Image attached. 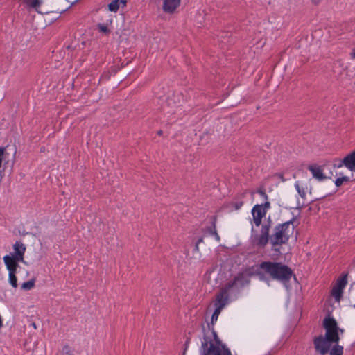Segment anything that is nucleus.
Here are the masks:
<instances>
[{"instance_id":"nucleus-1","label":"nucleus","mask_w":355,"mask_h":355,"mask_svg":"<svg viewBox=\"0 0 355 355\" xmlns=\"http://www.w3.org/2000/svg\"><path fill=\"white\" fill-rule=\"evenodd\" d=\"M323 327L325 329L324 336L316 337L313 341L315 349L320 355L327 354L332 343H339L340 339L338 323L333 317L328 315L324 318Z\"/></svg>"},{"instance_id":"nucleus-2","label":"nucleus","mask_w":355,"mask_h":355,"mask_svg":"<svg viewBox=\"0 0 355 355\" xmlns=\"http://www.w3.org/2000/svg\"><path fill=\"white\" fill-rule=\"evenodd\" d=\"M257 275L261 279L268 275L282 282L289 279L293 275L291 270L288 267L279 263L269 262H265L260 265Z\"/></svg>"},{"instance_id":"nucleus-3","label":"nucleus","mask_w":355,"mask_h":355,"mask_svg":"<svg viewBox=\"0 0 355 355\" xmlns=\"http://www.w3.org/2000/svg\"><path fill=\"white\" fill-rule=\"evenodd\" d=\"M203 355H228V350L218 340L214 331L206 336L202 343Z\"/></svg>"},{"instance_id":"nucleus-4","label":"nucleus","mask_w":355,"mask_h":355,"mask_svg":"<svg viewBox=\"0 0 355 355\" xmlns=\"http://www.w3.org/2000/svg\"><path fill=\"white\" fill-rule=\"evenodd\" d=\"M294 225L291 222L285 223L276 227L274 237L272 239L273 245L285 243L293 233Z\"/></svg>"},{"instance_id":"nucleus-5","label":"nucleus","mask_w":355,"mask_h":355,"mask_svg":"<svg viewBox=\"0 0 355 355\" xmlns=\"http://www.w3.org/2000/svg\"><path fill=\"white\" fill-rule=\"evenodd\" d=\"M336 166L331 164H324L322 166L312 165V176L319 182L331 179L334 175L332 169Z\"/></svg>"},{"instance_id":"nucleus-6","label":"nucleus","mask_w":355,"mask_h":355,"mask_svg":"<svg viewBox=\"0 0 355 355\" xmlns=\"http://www.w3.org/2000/svg\"><path fill=\"white\" fill-rule=\"evenodd\" d=\"M13 253H10L3 257V262H5V259L8 257L12 259L15 265H18L19 262H22L26 265L27 263L24 261V258L26 252V246L21 243L17 242L13 245Z\"/></svg>"},{"instance_id":"nucleus-7","label":"nucleus","mask_w":355,"mask_h":355,"mask_svg":"<svg viewBox=\"0 0 355 355\" xmlns=\"http://www.w3.org/2000/svg\"><path fill=\"white\" fill-rule=\"evenodd\" d=\"M347 284V274H345L338 278L331 290V295L336 302H340L343 296V290Z\"/></svg>"},{"instance_id":"nucleus-8","label":"nucleus","mask_w":355,"mask_h":355,"mask_svg":"<svg viewBox=\"0 0 355 355\" xmlns=\"http://www.w3.org/2000/svg\"><path fill=\"white\" fill-rule=\"evenodd\" d=\"M4 263L7 270L8 271V282L13 288H15L17 287L16 272L18 265H15L14 261L8 257L5 259Z\"/></svg>"},{"instance_id":"nucleus-9","label":"nucleus","mask_w":355,"mask_h":355,"mask_svg":"<svg viewBox=\"0 0 355 355\" xmlns=\"http://www.w3.org/2000/svg\"><path fill=\"white\" fill-rule=\"evenodd\" d=\"M269 207V202H266L263 205H257L254 207L252 214L253 216V221L257 226L260 225L262 217L265 216L266 211Z\"/></svg>"},{"instance_id":"nucleus-10","label":"nucleus","mask_w":355,"mask_h":355,"mask_svg":"<svg viewBox=\"0 0 355 355\" xmlns=\"http://www.w3.org/2000/svg\"><path fill=\"white\" fill-rule=\"evenodd\" d=\"M343 166L351 171H355V150L345 157L343 160L339 161L338 164H334L337 168H341Z\"/></svg>"},{"instance_id":"nucleus-11","label":"nucleus","mask_w":355,"mask_h":355,"mask_svg":"<svg viewBox=\"0 0 355 355\" xmlns=\"http://www.w3.org/2000/svg\"><path fill=\"white\" fill-rule=\"evenodd\" d=\"M162 8L166 13H173L180 4V0H162Z\"/></svg>"},{"instance_id":"nucleus-12","label":"nucleus","mask_w":355,"mask_h":355,"mask_svg":"<svg viewBox=\"0 0 355 355\" xmlns=\"http://www.w3.org/2000/svg\"><path fill=\"white\" fill-rule=\"evenodd\" d=\"M226 302L227 296L225 294L221 293L218 295L216 301L214 303L215 310H218V311L220 312L223 307L225 306Z\"/></svg>"},{"instance_id":"nucleus-13","label":"nucleus","mask_w":355,"mask_h":355,"mask_svg":"<svg viewBox=\"0 0 355 355\" xmlns=\"http://www.w3.org/2000/svg\"><path fill=\"white\" fill-rule=\"evenodd\" d=\"M126 4V0H114L109 6V10L111 12H117L120 8H123Z\"/></svg>"},{"instance_id":"nucleus-14","label":"nucleus","mask_w":355,"mask_h":355,"mask_svg":"<svg viewBox=\"0 0 355 355\" xmlns=\"http://www.w3.org/2000/svg\"><path fill=\"white\" fill-rule=\"evenodd\" d=\"M344 348L342 345H339V343H332L328 353L329 355H343Z\"/></svg>"},{"instance_id":"nucleus-15","label":"nucleus","mask_w":355,"mask_h":355,"mask_svg":"<svg viewBox=\"0 0 355 355\" xmlns=\"http://www.w3.org/2000/svg\"><path fill=\"white\" fill-rule=\"evenodd\" d=\"M268 227H264L262 232V235L258 240L257 243L260 245H264L268 242Z\"/></svg>"},{"instance_id":"nucleus-16","label":"nucleus","mask_w":355,"mask_h":355,"mask_svg":"<svg viewBox=\"0 0 355 355\" xmlns=\"http://www.w3.org/2000/svg\"><path fill=\"white\" fill-rule=\"evenodd\" d=\"M248 281L246 278V275L242 274L241 276L236 278L234 284L236 286H240L244 285L245 283H247Z\"/></svg>"},{"instance_id":"nucleus-17","label":"nucleus","mask_w":355,"mask_h":355,"mask_svg":"<svg viewBox=\"0 0 355 355\" xmlns=\"http://www.w3.org/2000/svg\"><path fill=\"white\" fill-rule=\"evenodd\" d=\"M35 286V280L31 279L28 282H26L21 284V288L25 291H29L34 288Z\"/></svg>"},{"instance_id":"nucleus-18","label":"nucleus","mask_w":355,"mask_h":355,"mask_svg":"<svg viewBox=\"0 0 355 355\" xmlns=\"http://www.w3.org/2000/svg\"><path fill=\"white\" fill-rule=\"evenodd\" d=\"M349 180V178L347 177V176H342V177H339L338 178L336 179L335 180V184L336 187H340L343 182H347Z\"/></svg>"},{"instance_id":"nucleus-19","label":"nucleus","mask_w":355,"mask_h":355,"mask_svg":"<svg viewBox=\"0 0 355 355\" xmlns=\"http://www.w3.org/2000/svg\"><path fill=\"white\" fill-rule=\"evenodd\" d=\"M27 3L30 7L35 8L37 12H39L37 8L41 4V1L40 0H28Z\"/></svg>"},{"instance_id":"nucleus-20","label":"nucleus","mask_w":355,"mask_h":355,"mask_svg":"<svg viewBox=\"0 0 355 355\" xmlns=\"http://www.w3.org/2000/svg\"><path fill=\"white\" fill-rule=\"evenodd\" d=\"M220 313V312L218 311V310H214V312L213 313L211 319V322L212 324H214L215 322H216Z\"/></svg>"},{"instance_id":"nucleus-21","label":"nucleus","mask_w":355,"mask_h":355,"mask_svg":"<svg viewBox=\"0 0 355 355\" xmlns=\"http://www.w3.org/2000/svg\"><path fill=\"white\" fill-rule=\"evenodd\" d=\"M296 189L299 193V194L302 196V197H304V195H305V192L304 191V189H301L300 187V185L298 184H296Z\"/></svg>"},{"instance_id":"nucleus-22","label":"nucleus","mask_w":355,"mask_h":355,"mask_svg":"<svg viewBox=\"0 0 355 355\" xmlns=\"http://www.w3.org/2000/svg\"><path fill=\"white\" fill-rule=\"evenodd\" d=\"M99 29L101 32H103V33L107 32V28L103 25L99 26Z\"/></svg>"},{"instance_id":"nucleus-23","label":"nucleus","mask_w":355,"mask_h":355,"mask_svg":"<svg viewBox=\"0 0 355 355\" xmlns=\"http://www.w3.org/2000/svg\"><path fill=\"white\" fill-rule=\"evenodd\" d=\"M234 206H235V209H239L242 206V202H236L234 204Z\"/></svg>"},{"instance_id":"nucleus-24","label":"nucleus","mask_w":355,"mask_h":355,"mask_svg":"<svg viewBox=\"0 0 355 355\" xmlns=\"http://www.w3.org/2000/svg\"><path fill=\"white\" fill-rule=\"evenodd\" d=\"M215 275H216V272L214 271L210 272L209 276V281L210 284H212L211 280V277H215Z\"/></svg>"},{"instance_id":"nucleus-25","label":"nucleus","mask_w":355,"mask_h":355,"mask_svg":"<svg viewBox=\"0 0 355 355\" xmlns=\"http://www.w3.org/2000/svg\"><path fill=\"white\" fill-rule=\"evenodd\" d=\"M350 55H351V58H352L355 59V50H354V51L351 53Z\"/></svg>"},{"instance_id":"nucleus-26","label":"nucleus","mask_w":355,"mask_h":355,"mask_svg":"<svg viewBox=\"0 0 355 355\" xmlns=\"http://www.w3.org/2000/svg\"><path fill=\"white\" fill-rule=\"evenodd\" d=\"M201 241H202V240H201V239H200V240L198 241V242L196 243V250H198V245H199L200 242H201Z\"/></svg>"},{"instance_id":"nucleus-27","label":"nucleus","mask_w":355,"mask_h":355,"mask_svg":"<svg viewBox=\"0 0 355 355\" xmlns=\"http://www.w3.org/2000/svg\"><path fill=\"white\" fill-rule=\"evenodd\" d=\"M344 332V329L339 328V334H343Z\"/></svg>"},{"instance_id":"nucleus-28","label":"nucleus","mask_w":355,"mask_h":355,"mask_svg":"<svg viewBox=\"0 0 355 355\" xmlns=\"http://www.w3.org/2000/svg\"><path fill=\"white\" fill-rule=\"evenodd\" d=\"M343 33V31H338L337 34L340 35V34H342Z\"/></svg>"},{"instance_id":"nucleus-29","label":"nucleus","mask_w":355,"mask_h":355,"mask_svg":"<svg viewBox=\"0 0 355 355\" xmlns=\"http://www.w3.org/2000/svg\"><path fill=\"white\" fill-rule=\"evenodd\" d=\"M353 263L355 265V258L353 260Z\"/></svg>"},{"instance_id":"nucleus-30","label":"nucleus","mask_w":355,"mask_h":355,"mask_svg":"<svg viewBox=\"0 0 355 355\" xmlns=\"http://www.w3.org/2000/svg\"><path fill=\"white\" fill-rule=\"evenodd\" d=\"M260 194L262 195V196H264V193H262V192H260Z\"/></svg>"},{"instance_id":"nucleus-31","label":"nucleus","mask_w":355,"mask_h":355,"mask_svg":"<svg viewBox=\"0 0 355 355\" xmlns=\"http://www.w3.org/2000/svg\"><path fill=\"white\" fill-rule=\"evenodd\" d=\"M353 306L355 308V304Z\"/></svg>"}]
</instances>
